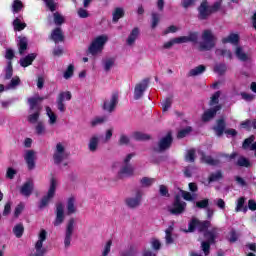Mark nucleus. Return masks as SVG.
Masks as SVG:
<instances>
[{
  "label": "nucleus",
  "instance_id": "obj_1",
  "mask_svg": "<svg viewBox=\"0 0 256 256\" xmlns=\"http://www.w3.org/2000/svg\"><path fill=\"white\" fill-rule=\"evenodd\" d=\"M210 227L211 221H201L198 218H192L188 223L187 233H195V230L197 229L198 233H203L208 243L215 245L217 243V239H219V233H221V229L217 226H214L209 230Z\"/></svg>",
  "mask_w": 256,
  "mask_h": 256
},
{
  "label": "nucleus",
  "instance_id": "obj_2",
  "mask_svg": "<svg viewBox=\"0 0 256 256\" xmlns=\"http://www.w3.org/2000/svg\"><path fill=\"white\" fill-rule=\"evenodd\" d=\"M44 99L45 98L40 96L28 98V105L30 107V111H34L33 114H30L28 116L29 123H37V121H39V117L41 116V110L43 109L41 107V101H43Z\"/></svg>",
  "mask_w": 256,
  "mask_h": 256
},
{
  "label": "nucleus",
  "instance_id": "obj_3",
  "mask_svg": "<svg viewBox=\"0 0 256 256\" xmlns=\"http://www.w3.org/2000/svg\"><path fill=\"white\" fill-rule=\"evenodd\" d=\"M212 129L216 137H223L224 133L225 135H231V137H237V130L233 128L227 129V121L223 117L216 120V125Z\"/></svg>",
  "mask_w": 256,
  "mask_h": 256
},
{
  "label": "nucleus",
  "instance_id": "obj_4",
  "mask_svg": "<svg viewBox=\"0 0 256 256\" xmlns=\"http://www.w3.org/2000/svg\"><path fill=\"white\" fill-rule=\"evenodd\" d=\"M107 41H109V37H107V35H100L96 37L88 47V53L93 56L103 53V49L105 48V43H107Z\"/></svg>",
  "mask_w": 256,
  "mask_h": 256
},
{
  "label": "nucleus",
  "instance_id": "obj_5",
  "mask_svg": "<svg viewBox=\"0 0 256 256\" xmlns=\"http://www.w3.org/2000/svg\"><path fill=\"white\" fill-rule=\"evenodd\" d=\"M202 41L199 44V51H211L215 47V36L211 30H204L202 34Z\"/></svg>",
  "mask_w": 256,
  "mask_h": 256
},
{
  "label": "nucleus",
  "instance_id": "obj_6",
  "mask_svg": "<svg viewBox=\"0 0 256 256\" xmlns=\"http://www.w3.org/2000/svg\"><path fill=\"white\" fill-rule=\"evenodd\" d=\"M173 145V132L168 131L166 136L162 137L158 142V147H154V153H163L168 149H171Z\"/></svg>",
  "mask_w": 256,
  "mask_h": 256
},
{
  "label": "nucleus",
  "instance_id": "obj_7",
  "mask_svg": "<svg viewBox=\"0 0 256 256\" xmlns=\"http://www.w3.org/2000/svg\"><path fill=\"white\" fill-rule=\"evenodd\" d=\"M55 191H57V179H55V177H52L50 179V187H49L48 193L47 195L43 196V198L41 199L38 206L39 209H45V207L49 205V202L51 201V199L55 197Z\"/></svg>",
  "mask_w": 256,
  "mask_h": 256
},
{
  "label": "nucleus",
  "instance_id": "obj_8",
  "mask_svg": "<svg viewBox=\"0 0 256 256\" xmlns=\"http://www.w3.org/2000/svg\"><path fill=\"white\" fill-rule=\"evenodd\" d=\"M186 207L187 203L181 200V195L176 194L172 203V208L169 209V213H171V215H181L182 213H185Z\"/></svg>",
  "mask_w": 256,
  "mask_h": 256
},
{
  "label": "nucleus",
  "instance_id": "obj_9",
  "mask_svg": "<svg viewBox=\"0 0 256 256\" xmlns=\"http://www.w3.org/2000/svg\"><path fill=\"white\" fill-rule=\"evenodd\" d=\"M69 157V155H67V153H65V146H63V144L61 142L56 144V149L54 151L53 154V160L55 165H61V162L64 159H67Z\"/></svg>",
  "mask_w": 256,
  "mask_h": 256
},
{
  "label": "nucleus",
  "instance_id": "obj_10",
  "mask_svg": "<svg viewBox=\"0 0 256 256\" xmlns=\"http://www.w3.org/2000/svg\"><path fill=\"white\" fill-rule=\"evenodd\" d=\"M198 11V19L199 21H207L209 17H211V10L209 8V2L207 0H204L201 2L199 7L197 8Z\"/></svg>",
  "mask_w": 256,
  "mask_h": 256
},
{
  "label": "nucleus",
  "instance_id": "obj_11",
  "mask_svg": "<svg viewBox=\"0 0 256 256\" xmlns=\"http://www.w3.org/2000/svg\"><path fill=\"white\" fill-rule=\"evenodd\" d=\"M55 215L56 217L53 222L54 227H59V225H63L65 221V206H63V203L59 202L56 204Z\"/></svg>",
  "mask_w": 256,
  "mask_h": 256
},
{
  "label": "nucleus",
  "instance_id": "obj_12",
  "mask_svg": "<svg viewBox=\"0 0 256 256\" xmlns=\"http://www.w3.org/2000/svg\"><path fill=\"white\" fill-rule=\"evenodd\" d=\"M141 201H143V192L141 190H137L135 197L126 198L125 203L130 209H136V207L141 205Z\"/></svg>",
  "mask_w": 256,
  "mask_h": 256
},
{
  "label": "nucleus",
  "instance_id": "obj_13",
  "mask_svg": "<svg viewBox=\"0 0 256 256\" xmlns=\"http://www.w3.org/2000/svg\"><path fill=\"white\" fill-rule=\"evenodd\" d=\"M147 87H149V78H145L140 83L136 84L134 89V99L136 101L143 97V93L147 91Z\"/></svg>",
  "mask_w": 256,
  "mask_h": 256
},
{
  "label": "nucleus",
  "instance_id": "obj_14",
  "mask_svg": "<svg viewBox=\"0 0 256 256\" xmlns=\"http://www.w3.org/2000/svg\"><path fill=\"white\" fill-rule=\"evenodd\" d=\"M75 229V218H70L66 226V233L64 239L65 247L71 246V237H73V230Z\"/></svg>",
  "mask_w": 256,
  "mask_h": 256
},
{
  "label": "nucleus",
  "instance_id": "obj_15",
  "mask_svg": "<svg viewBox=\"0 0 256 256\" xmlns=\"http://www.w3.org/2000/svg\"><path fill=\"white\" fill-rule=\"evenodd\" d=\"M117 103H119V94L113 93L110 102L104 101L102 109L104 111H108V113H113L115 111V108L117 107Z\"/></svg>",
  "mask_w": 256,
  "mask_h": 256
},
{
  "label": "nucleus",
  "instance_id": "obj_16",
  "mask_svg": "<svg viewBox=\"0 0 256 256\" xmlns=\"http://www.w3.org/2000/svg\"><path fill=\"white\" fill-rule=\"evenodd\" d=\"M218 111H221V105H216L213 108L204 111L202 114L203 123H209V121L215 119Z\"/></svg>",
  "mask_w": 256,
  "mask_h": 256
},
{
  "label": "nucleus",
  "instance_id": "obj_17",
  "mask_svg": "<svg viewBox=\"0 0 256 256\" xmlns=\"http://www.w3.org/2000/svg\"><path fill=\"white\" fill-rule=\"evenodd\" d=\"M33 189H35V184L33 181L29 180L22 185L20 193L24 197H31V195H33Z\"/></svg>",
  "mask_w": 256,
  "mask_h": 256
},
{
  "label": "nucleus",
  "instance_id": "obj_18",
  "mask_svg": "<svg viewBox=\"0 0 256 256\" xmlns=\"http://www.w3.org/2000/svg\"><path fill=\"white\" fill-rule=\"evenodd\" d=\"M133 173H135L133 166L131 164H125L118 172V177L119 179H123V177H132Z\"/></svg>",
  "mask_w": 256,
  "mask_h": 256
},
{
  "label": "nucleus",
  "instance_id": "obj_19",
  "mask_svg": "<svg viewBox=\"0 0 256 256\" xmlns=\"http://www.w3.org/2000/svg\"><path fill=\"white\" fill-rule=\"evenodd\" d=\"M50 38L54 43H61L65 41V35H63V30L60 27H56L52 30Z\"/></svg>",
  "mask_w": 256,
  "mask_h": 256
},
{
  "label": "nucleus",
  "instance_id": "obj_20",
  "mask_svg": "<svg viewBox=\"0 0 256 256\" xmlns=\"http://www.w3.org/2000/svg\"><path fill=\"white\" fill-rule=\"evenodd\" d=\"M25 161L29 171L35 169V151L28 150L25 155Z\"/></svg>",
  "mask_w": 256,
  "mask_h": 256
},
{
  "label": "nucleus",
  "instance_id": "obj_21",
  "mask_svg": "<svg viewBox=\"0 0 256 256\" xmlns=\"http://www.w3.org/2000/svg\"><path fill=\"white\" fill-rule=\"evenodd\" d=\"M37 59L36 53L28 54L27 56L20 59V65L21 67H29L30 65H33V62Z\"/></svg>",
  "mask_w": 256,
  "mask_h": 256
},
{
  "label": "nucleus",
  "instance_id": "obj_22",
  "mask_svg": "<svg viewBox=\"0 0 256 256\" xmlns=\"http://www.w3.org/2000/svg\"><path fill=\"white\" fill-rule=\"evenodd\" d=\"M199 41V32H190L188 36H180L181 43H197Z\"/></svg>",
  "mask_w": 256,
  "mask_h": 256
},
{
  "label": "nucleus",
  "instance_id": "obj_23",
  "mask_svg": "<svg viewBox=\"0 0 256 256\" xmlns=\"http://www.w3.org/2000/svg\"><path fill=\"white\" fill-rule=\"evenodd\" d=\"M255 141V136H250L249 138H246L242 144V149H250V151H255L256 155V142ZM254 142V143H253Z\"/></svg>",
  "mask_w": 256,
  "mask_h": 256
},
{
  "label": "nucleus",
  "instance_id": "obj_24",
  "mask_svg": "<svg viewBox=\"0 0 256 256\" xmlns=\"http://www.w3.org/2000/svg\"><path fill=\"white\" fill-rule=\"evenodd\" d=\"M18 45V53L19 55H25V50L29 47V40L27 37H19Z\"/></svg>",
  "mask_w": 256,
  "mask_h": 256
},
{
  "label": "nucleus",
  "instance_id": "obj_25",
  "mask_svg": "<svg viewBox=\"0 0 256 256\" xmlns=\"http://www.w3.org/2000/svg\"><path fill=\"white\" fill-rule=\"evenodd\" d=\"M139 33H140L139 27H134L126 40L127 45L129 46L133 45L135 41H137V37H139Z\"/></svg>",
  "mask_w": 256,
  "mask_h": 256
},
{
  "label": "nucleus",
  "instance_id": "obj_26",
  "mask_svg": "<svg viewBox=\"0 0 256 256\" xmlns=\"http://www.w3.org/2000/svg\"><path fill=\"white\" fill-rule=\"evenodd\" d=\"M240 127L242 129H246V131H251V129H256V119H246L240 123Z\"/></svg>",
  "mask_w": 256,
  "mask_h": 256
},
{
  "label": "nucleus",
  "instance_id": "obj_27",
  "mask_svg": "<svg viewBox=\"0 0 256 256\" xmlns=\"http://www.w3.org/2000/svg\"><path fill=\"white\" fill-rule=\"evenodd\" d=\"M205 71H207V67L205 65H199L188 72V77H197V75H201Z\"/></svg>",
  "mask_w": 256,
  "mask_h": 256
},
{
  "label": "nucleus",
  "instance_id": "obj_28",
  "mask_svg": "<svg viewBox=\"0 0 256 256\" xmlns=\"http://www.w3.org/2000/svg\"><path fill=\"white\" fill-rule=\"evenodd\" d=\"M112 15H113V18H112L113 23H117L119 19H123V17H125V10H123V8L121 7H117L115 8Z\"/></svg>",
  "mask_w": 256,
  "mask_h": 256
},
{
  "label": "nucleus",
  "instance_id": "obj_29",
  "mask_svg": "<svg viewBox=\"0 0 256 256\" xmlns=\"http://www.w3.org/2000/svg\"><path fill=\"white\" fill-rule=\"evenodd\" d=\"M214 73H217L220 77L227 73V64L225 63H218L215 64L213 68Z\"/></svg>",
  "mask_w": 256,
  "mask_h": 256
},
{
  "label": "nucleus",
  "instance_id": "obj_30",
  "mask_svg": "<svg viewBox=\"0 0 256 256\" xmlns=\"http://www.w3.org/2000/svg\"><path fill=\"white\" fill-rule=\"evenodd\" d=\"M223 179V171L218 170L214 173H211L208 177V183H215L217 181H221Z\"/></svg>",
  "mask_w": 256,
  "mask_h": 256
},
{
  "label": "nucleus",
  "instance_id": "obj_31",
  "mask_svg": "<svg viewBox=\"0 0 256 256\" xmlns=\"http://www.w3.org/2000/svg\"><path fill=\"white\" fill-rule=\"evenodd\" d=\"M201 159H202L203 163H206V165H211L212 167H217V165H219V163H221V161H219L217 159H213V157L207 156L205 154L202 155Z\"/></svg>",
  "mask_w": 256,
  "mask_h": 256
},
{
  "label": "nucleus",
  "instance_id": "obj_32",
  "mask_svg": "<svg viewBox=\"0 0 256 256\" xmlns=\"http://www.w3.org/2000/svg\"><path fill=\"white\" fill-rule=\"evenodd\" d=\"M235 55L239 61H249V56L243 52V48L241 46L236 47Z\"/></svg>",
  "mask_w": 256,
  "mask_h": 256
},
{
  "label": "nucleus",
  "instance_id": "obj_33",
  "mask_svg": "<svg viewBox=\"0 0 256 256\" xmlns=\"http://www.w3.org/2000/svg\"><path fill=\"white\" fill-rule=\"evenodd\" d=\"M97 147H99V137L92 136L88 144V149L92 153H95V151H97Z\"/></svg>",
  "mask_w": 256,
  "mask_h": 256
},
{
  "label": "nucleus",
  "instance_id": "obj_34",
  "mask_svg": "<svg viewBox=\"0 0 256 256\" xmlns=\"http://www.w3.org/2000/svg\"><path fill=\"white\" fill-rule=\"evenodd\" d=\"M235 211H236V213H239V211H242L243 213H247L248 207L245 206V198L244 197H240L238 199Z\"/></svg>",
  "mask_w": 256,
  "mask_h": 256
},
{
  "label": "nucleus",
  "instance_id": "obj_35",
  "mask_svg": "<svg viewBox=\"0 0 256 256\" xmlns=\"http://www.w3.org/2000/svg\"><path fill=\"white\" fill-rule=\"evenodd\" d=\"M12 25L14 27V31H23L27 27V23L21 22V19L16 18L13 20Z\"/></svg>",
  "mask_w": 256,
  "mask_h": 256
},
{
  "label": "nucleus",
  "instance_id": "obj_36",
  "mask_svg": "<svg viewBox=\"0 0 256 256\" xmlns=\"http://www.w3.org/2000/svg\"><path fill=\"white\" fill-rule=\"evenodd\" d=\"M13 233L15 237H17V239H21V237H23V233H25V227L23 226V224L22 223L17 224L13 228Z\"/></svg>",
  "mask_w": 256,
  "mask_h": 256
},
{
  "label": "nucleus",
  "instance_id": "obj_37",
  "mask_svg": "<svg viewBox=\"0 0 256 256\" xmlns=\"http://www.w3.org/2000/svg\"><path fill=\"white\" fill-rule=\"evenodd\" d=\"M133 138L135 141H149V139H151V135L142 132H134Z\"/></svg>",
  "mask_w": 256,
  "mask_h": 256
},
{
  "label": "nucleus",
  "instance_id": "obj_38",
  "mask_svg": "<svg viewBox=\"0 0 256 256\" xmlns=\"http://www.w3.org/2000/svg\"><path fill=\"white\" fill-rule=\"evenodd\" d=\"M222 43H233L234 45H237V43H239V35L230 34L228 37L222 39Z\"/></svg>",
  "mask_w": 256,
  "mask_h": 256
},
{
  "label": "nucleus",
  "instance_id": "obj_39",
  "mask_svg": "<svg viewBox=\"0 0 256 256\" xmlns=\"http://www.w3.org/2000/svg\"><path fill=\"white\" fill-rule=\"evenodd\" d=\"M63 94H59L56 100L57 103V109L61 112V113H65V111H67V108L65 107V103H63Z\"/></svg>",
  "mask_w": 256,
  "mask_h": 256
},
{
  "label": "nucleus",
  "instance_id": "obj_40",
  "mask_svg": "<svg viewBox=\"0 0 256 256\" xmlns=\"http://www.w3.org/2000/svg\"><path fill=\"white\" fill-rule=\"evenodd\" d=\"M191 131H193L191 126H187L186 128L179 130L177 133V139H185V137H187Z\"/></svg>",
  "mask_w": 256,
  "mask_h": 256
},
{
  "label": "nucleus",
  "instance_id": "obj_41",
  "mask_svg": "<svg viewBox=\"0 0 256 256\" xmlns=\"http://www.w3.org/2000/svg\"><path fill=\"white\" fill-rule=\"evenodd\" d=\"M53 17H54V23L57 27H61V25L65 23V17H63V15H61L59 12H55L53 14Z\"/></svg>",
  "mask_w": 256,
  "mask_h": 256
},
{
  "label": "nucleus",
  "instance_id": "obj_42",
  "mask_svg": "<svg viewBox=\"0 0 256 256\" xmlns=\"http://www.w3.org/2000/svg\"><path fill=\"white\" fill-rule=\"evenodd\" d=\"M47 239V231L45 229H42L39 233L38 241L36 242L35 245L37 247H43V242L46 241Z\"/></svg>",
  "mask_w": 256,
  "mask_h": 256
},
{
  "label": "nucleus",
  "instance_id": "obj_43",
  "mask_svg": "<svg viewBox=\"0 0 256 256\" xmlns=\"http://www.w3.org/2000/svg\"><path fill=\"white\" fill-rule=\"evenodd\" d=\"M67 211H68V215H73V213H75L76 209H75V198L70 197L67 201Z\"/></svg>",
  "mask_w": 256,
  "mask_h": 256
},
{
  "label": "nucleus",
  "instance_id": "obj_44",
  "mask_svg": "<svg viewBox=\"0 0 256 256\" xmlns=\"http://www.w3.org/2000/svg\"><path fill=\"white\" fill-rule=\"evenodd\" d=\"M180 44H181V38L177 37V38H173L170 41L164 43L163 48L171 49V47H173V45H180Z\"/></svg>",
  "mask_w": 256,
  "mask_h": 256
},
{
  "label": "nucleus",
  "instance_id": "obj_45",
  "mask_svg": "<svg viewBox=\"0 0 256 256\" xmlns=\"http://www.w3.org/2000/svg\"><path fill=\"white\" fill-rule=\"evenodd\" d=\"M216 55H220L221 57H227V59H233V53L228 49H217Z\"/></svg>",
  "mask_w": 256,
  "mask_h": 256
},
{
  "label": "nucleus",
  "instance_id": "obj_46",
  "mask_svg": "<svg viewBox=\"0 0 256 256\" xmlns=\"http://www.w3.org/2000/svg\"><path fill=\"white\" fill-rule=\"evenodd\" d=\"M23 2L21 0H14L12 3L13 13H19L23 9Z\"/></svg>",
  "mask_w": 256,
  "mask_h": 256
},
{
  "label": "nucleus",
  "instance_id": "obj_47",
  "mask_svg": "<svg viewBox=\"0 0 256 256\" xmlns=\"http://www.w3.org/2000/svg\"><path fill=\"white\" fill-rule=\"evenodd\" d=\"M152 17V24H151V29H155L157 25H159V22L161 21V16L157 12H153L151 14Z\"/></svg>",
  "mask_w": 256,
  "mask_h": 256
},
{
  "label": "nucleus",
  "instance_id": "obj_48",
  "mask_svg": "<svg viewBox=\"0 0 256 256\" xmlns=\"http://www.w3.org/2000/svg\"><path fill=\"white\" fill-rule=\"evenodd\" d=\"M211 245H213L211 242L202 241L201 242V249L204 253V255H209L211 253Z\"/></svg>",
  "mask_w": 256,
  "mask_h": 256
},
{
  "label": "nucleus",
  "instance_id": "obj_49",
  "mask_svg": "<svg viewBox=\"0 0 256 256\" xmlns=\"http://www.w3.org/2000/svg\"><path fill=\"white\" fill-rule=\"evenodd\" d=\"M236 165L238 167H251V162L249 161V159L241 156L240 158H238Z\"/></svg>",
  "mask_w": 256,
  "mask_h": 256
},
{
  "label": "nucleus",
  "instance_id": "obj_50",
  "mask_svg": "<svg viewBox=\"0 0 256 256\" xmlns=\"http://www.w3.org/2000/svg\"><path fill=\"white\" fill-rule=\"evenodd\" d=\"M46 112L50 119L49 120L50 125H55V123H57V115H55V113H53V110H51L50 107L46 108Z\"/></svg>",
  "mask_w": 256,
  "mask_h": 256
},
{
  "label": "nucleus",
  "instance_id": "obj_51",
  "mask_svg": "<svg viewBox=\"0 0 256 256\" xmlns=\"http://www.w3.org/2000/svg\"><path fill=\"white\" fill-rule=\"evenodd\" d=\"M107 121V116L96 117L91 121V127H97V125H101Z\"/></svg>",
  "mask_w": 256,
  "mask_h": 256
},
{
  "label": "nucleus",
  "instance_id": "obj_52",
  "mask_svg": "<svg viewBox=\"0 0 256 256\" xmlns=\"http://www.w3.org/2000/svg\"><path fill=\"white\" fill-rule=\"evenodd\" d=\"M185 161L188 163H195V149H190L187 151Z\"/></svg>",
  "mask_w": 256,
  "mask_h": 256
},
{
  "label": "nucleus",
  "instance_id": "obj_53",
  "mask_svg": "<svg viewBox=\"0 0 256 256\" xmlns=\"http://www.w3.org/2000/svg\"><path fill=\"white\" fill-rule=\"evenodd\" d=\"M73 73H75V66L70 64L64 72V79H71V77H73Z\"/></svg>",
  "mask_w": 256,
  "mask_h": 256
},
{
  "label": "nucleus",
  "instance_id": "obj_54",
  "mask_svg": "<svg viewBox=\"0 0 256 256\" xmlns=\"http://www.w3.org/2000/svg\"><path fill=\"white\" fill-rule=\"evenodd\" d=\"M173 104V97H168L162 102V111H169Z\"/></svg>",
  "mask_w": 256,
  "mask_h": 256
},
{
  "label": "nucleus",
  "instance_id": "obj_55",
  "mask_svg": "<svg viewBox=\"0 0 256 256\" xmlns=\"http://www.w3.org/2000/svg\"><path fill=\"white\" fill-rule=\"evenodd\" d=\"M140 183H141L142 187H151V185H153V183H155V179L149 178V177H143L140 180Z\"/></svg>",
  "mask_w": 256,
  "mask_h": 256
},
{
  "label": "nucleus",
  "instance_id": "obj_56",
  "mask_svg": "<svg viewBox=\"0 0 256 256\" xmlns=\"http://www.w3.org/2000/svg\"><path fill=\"white\" fill-rule=\"evenodd\" d=\"M165 233H166V236H165V239H166V243H167V245H171V244H173V228H168V229H166V231H165Z\"/></svg>",
  "mask_w": 256,
  "mask_h": 256
},
{
  "label": "nucleus",
  "instance_id": "obj_57",
  "mask_svg": "<svg viewBox=\"0 0 256 256\" xmlns=\"http://www.w3.org/2000/svg\"><path fill=\"white\" fill-rule=\"evenodd\" d=\"M223 3V0L215 2L212 6H209L210 13L213 15V13H217L219 9H221V5Z\"/></svg>",
  "mask_w": 256,
  "mask_h": 256
},
{
  "label": "nucleus",
  "instance_id": "obj_58",
  "mask_svg": "<svg viewBox=\"0 0 256 256\" xmlns=\"http://www.w3.org/2000/svg\"><path fill=\"white\" fill-rule=\"evenodd\" d=\"M115 65V59L114 58H109L105 60L104 62V71H111V67Z\"/></svg>",
  "mask_w": 256,
  "mask_h": 256
},
{
  "label": "nucleus",
  "instance_id": "obj_59",
  "mask_svg": "<svg viewBox=\"0 0 256 256\" xmlns=\"http://www.w3.org/2000/svg\"><path fill=\"white\" fill-rule=\"evenodd\" d=\"M196 207L198 209H207L209 207V199H204L201 201L196 202Z\"/></svg>",
  "mask_w": 256,
  "mask_h": 256
},
{
  "label": "nucleus",
  "instance_id": "obj_60",
  "mask_svg": "<svg viewBox=\"0 0 256 256\" xmlns=\"http://www.w3.org/2000/svg\"><path fill=\"white\" fill-rule=\"evenodd\" d=\"M219 97H221V91H216L210 100V105H217L219 103Z\"/></svg>",
  "mask_w": 256,
  "mask_h": 256
},
{
  "label": "nucleus",
  "instance_id": "obj_61",
  "mask_svg": "<svg viewBox=\"0 0 256 256\" xmlns=\"http://www.w3.org/2000/svg\"><path fill=\"white\" fill-rule=\"evenodd\" d=\"M35 250L36 252L34 254H32V256H45V253H47V249L42 247H38L37 245H35Z\"/></svg>",
  "mask_w": 256,
  "mask_h": 256
},
{
  "label": "nucleus",
  "instance_id": "obj_62",
  "mask_svg": "<svg viewBox=\"0 0 256 256\" xmlns=\"http://www.w3.org/2000/svg\"><path fill=\"white\" fill-rule=\"evenodd\" d=\"M111 245H113V241L108 240L106 245L104 246V250H103L101 256H107V255H109V253H111Z\"/></svg>",
  "mask_w": 256,
  "mask_h": 256
},
{
  "label": "nucleus",
  "instance_id": "obj_63",
  "mask_svg": "<svg viewBox=\"0 0 256 256\" xmlns=\"http://www.w3.org/2000/svg\"><path fill=\"white\" fill-rule=\"evenodd\" d=\"M23 209H25V205L23 203H19L14 210V217H19V215H21V213H23Z\"/></svg>",
  "mask_w": 256,
  "mask_h": 256
},
{
  "label": "nucleus",
  "instance_id": "obj_64",
  "mask_svg": "<svg viewBox=\"0 0 256 256\" xmlns=\"http://www.w3.org/2000/svg\"><path fill=\"white\" fill-rule=\"evenodd\" d=\"M35 129L37 135H43V133H45V124H43V122H38Z\"/></svg>",
  "mask_w": 256,
  "mask_h": 256
}]
</instances>
